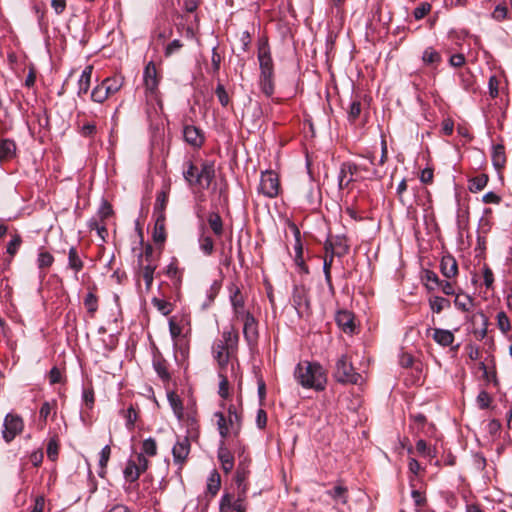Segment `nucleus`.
Masks as SVG:
<instances>
[{
	"instance_id": "412c9836",
	"label": "nucleus",
	"mask_w": 512,
	"mask_h": 512,
	"mask_svg": "<svg viewBox=\"0 0 512 512\" xmlns=\"http://www.w3.org/2000/svg\"><path fill=\"white\" fill-rule=\"evenodd\" d=\"M213 354L221 370H223L226 367L230 358L234 356V353H230L227 347L224 346L223 341H216L213 344Z\"/></svg>"
},
{
	"instance_id": "6e6552de",
	"label": "nucleus",
	"mask_w": 512,
	"mask_h": 512,
	"mask_svg": "<svg viewBox=\"0 0 512 512\" xmlns=\"http://www.w3.org/2000/svg\"><path fill=\"white\" fill-rule=\"evenodd\" d=\"M292 303L298 315L303 317L311 313L310 299L307 290L301 286H296L292 294Z\"/></svg>"
},
{
	"instance_id": "37998d69",
	"label": "nucleus",
	"mask_w": 512,
	"mask_h": 512,
	"mask_svg": "<svg viewBox=\"0 0 512 512\" xmlns=\"http://www.w3.org/2000/svg\"><path fill=\"white\" fill-rule=\"evenodd\" d=\"M429 306L434 313L438 314L450 307V301L440 296H433L429 298Z\"/></svg>"
},
{
	"instance_id": "58836bf2",
	"label": "nucleus",
	"mask_w": 512,
	"mask_h": 512,
	"mask_svg": "<svg viewBox=\"0 0 512 512\" xmlns=\"http://www.w3.org/2000/svg\"><path fill=\"white\" fill-rule=\"evenodd\" d=\"M327 494L335 501L346 504L348 501V489L342 485H336L331 490L327 491Z\"/></svg>"
},
{
	"instance_id": "f8f14e48",
	"label": "nucleus",
	"mask_w": 512,
	"mask_h": 512,
	"mask_svg": "<svg viewBox=\"0 0 512 512\" xmlns=\"http://www.w3.org/2000/svg\"><path fill=\"white\" fill-rule=\"evenodd\" d=\"M188 324V321L184 316L177 321V317L173 316L169 319V331L170 335L174 341L175 346H180L182 348V341L185 340V335L188 333L189 329L184 332V326Z\"/></svg>"
},
{
	"instance_id": "dca6fc26",
	"label": "nucleus",
	"mask_w": 512,
	"mask_h": 512,
	"mask_svg": "<svg viewBox=\"0 0 512 512\" xmlns=\"http://www.w3.org/2000/svg\"><path fill=\"white\" fill-rule=\"evenodd\" d=\"M238 320H242L244 322L243 327V334L246 339V341L249 344L256 343L258 339V327H257V321L255 317L249 313L243 316H240V318H237Z\"/></svg>"
},
{
	"instance_id": "774afa93",
	"label": "nucleus",
	"mask_w": 512,
	"mask_h": 512,
	"mask_svg": "<svg viewBox=\"0 0 512 512\" xmlns=\"http://www.w3.org/2000/svg\"><path fill=\"white\" fill-rule=\"evenodd\" d=\"M22 244V238L19 234H15L12 236V239L10 240V242L8 243L7 245V253L13 257L18 249L20 248Z\"/></svg>"
},
{
	"instance_id": "cd10ccee",
	"label": "nucleus",
	"mask_w": 512,
	"mask_h": 512,
	"mask_svg": "<svg viewBox=\"0 0 512 512\" xmlns=\"http://www.w3.org/2000/svg\"><path fill=\"white\" fill-rule=\"evenodd\" d=\"M224 342V346L227 347L228 351L230 353H236L238 341H239V334L237 331H235L233 328L230 330H224L222 333V340Z\"/></svg>"
},
{
	"instance_id": "aec40b11",
	"label": "nucleus",
	"mask_w": 512,
	"mask_h": 512,
	"mask_svg": "<svg viewBox=\"0 0 512 512\" xmlns=\"http://www.w3.org/2000/svg\"><path fill=\"white\" fill-rule=\"evenodd\" d=\"M218 460L221 463V467L223 471L228 474L232 471L234 467V456L231 451L225 446L224 441L222 440L218 452H217Z\"/></svg>"
},
{
	"instance_id": "a18cd8bd",
	"label": "nucleus",
	"mask_w": 512,
	"mask_h": 512,
	"mask_svg": "<svg viewBox=\"0 0 512 512\" xmlns=\"http://www.w3.org/2000/svg\"><path fill=\"white\" fill-rule=\"evenodd\" d=\"M415 448H416L417 453L422 457L428 458L430 460L433 459L434 457H436L435 449L429 447L427 445L426 441L423 439H419L416 442Z\"/></svg>"
},
{
	"instance_id": "bf43d9fd",
	"label": "nucleus",
	"mask_w": 512,
	"mask_h": 512,
	"mask_svg": "<svg viewBox=\"0 0 512 512\" xmlns=\"http://www.w3.org/2000/svg\"><path fill=\"white\" fill-rule=\"evenodd\" d=\"M108 98L109 95L106 92V88H104L101 83L97 85L91 92V99L96 103H103Z\"/></svg>"
},
{
	"instance_id": "2f4dec72",
	"label": "nucleus",
	"mask_w": 512,
	"mask_h": 512,
	"mask_svg": "<svg viewBox=\"0 0 512 512\" xmlns=\"http://www.w3.org/2000/svg\"><path fill=\"white\" fill-rule=\"evenodd\" d=\"M492 162L497 170L504 168L506 164L505 148L502 144H496L492 150Z\"/></svg>"
},
{
	"instance_id": "f3484780",
	"label": "nucleus",
	"mask_w": 512,
	"mask_h": 512,
	"mask_svg": "<svg viewBox=\"0 0 512 512\" xmlns=\"http://www.w3.org/2000/svg\"><path fill=\"white\" fill-rule=\"evenodd\" d=\"M411 428L416 430L417 433H423L424 435H432L435 431V426L427 421V418L422 413L411 414Z\"/></svg>"
},
{
	"instance_id": "a878e982",
	"label": "nucleus",
	"mask_w": 512,
	"mask_h": 512,
	"mask_svg": "<svg viewBox=\"0 0 512 512\" xmlns=\"http://www.w3.org/2000/svg\"><path fill=\"white\" fill-rule=\"evenodd\" d=\"M92 71L93 67L91 65L86 66L85 69L82 71L80 78L78 80L77 95L79 97H82L88 92L91 84Z\"/></svg>"
},
{
	"instance_id": "c9c22d12",
	"label": "nucleus",
	"mask_w": 512,
	"mask_h": 512,
	"mask_svg": "<svg viewBox=\"0 0 512 512\" xmlns=\"http://www.w3.org/2000/svg\"><path fill=\"white\" fill-rule=\"evenodd\" d=\"M422 61L425 65L437 66L442 61V57L434 48L427 47L423 52Z\"/></svg>"
},
{
	"instance_id": "052dcab7",
	"label": "nucleus",
	"mask_w": 512,
	"mask_h": 512,
	"mask_svg": "<svg viewBox=\"0 0 512 512\" xmlns=\"http://www.w3.org/2000/svg\"><path fill=\"white\" fill-rule=\"evenodd\" d=\"M84 306L90 314H93L98 309V298L93 292L87 293L84 298Z\"/></svg>"
},
{
	"instance_id": "0e129e2a",
	"label": "nucleus",
	"mask_w": 512,
	"mask_h": 512,
	"mask_svg": "<svg viewBox=\"0 0 512 512\" xmlns=\"http://www.w3.org/2000/svg\"><path fill=\"white\" fill-rule=\"evenodd\" d=\"M0 297L7 302H10L12 299V287L7 278H2L0 281Z\"/></svg>"
},
{
	"instance_id": "680f3d73",
	"label": "nucleus",
	"mask_w": 512,
	"mask_h": 512,
	"mask_svg": "<svg viewBox=\"0 0 512 512\" xmlns=\"http://www.w3.org/2000/svg\"><path fill=\"white\" fill-rule=\"evenodd\" d=\"M59 454V444L56 437L50 438L48 444H47V457L51 461H56Z\"/></svg>"
},
{
	"instance_id": "603ef678",
	"label": "nucleus",
	"mask_w": 512,
	"mask_h": 512,
	"mask_svg": "<svg viewBox=\"0 0 512 512\" xmlns=\"http://www.w3.org/2000/svg\"><path fill=\"white\" fill-rule=\"evenodd\" d=\"M220 289H221V283L219 281L215 280L206 292L207 301L203 302L202 308L205 309L214 302Z\"/></svg>"
},
{
	"instance_id": "6e6d98bb",
	"label": "nucleus",
	"mask_w": 512,
	"mask_h": 512,
	"mask_svg": "<svg viewBox=\"0 0 512 512\" xmlns=\"http://www.w3.org/2000/svg\"><path fill=\"white\" fill-rule=\"evenodd\" d=\"M54 262L53 255L48 251H41L38 254L37 264L40 270L47 269L52 266Z\"/></svg>"
},
{
	"instance_id": "5fc2aeb1",
	"label": "nucleus",
	"mask_w": 512,
	"mask_h": 512,
	"mask_svg": "<svg viewBox=\"0 0 512 512\" xmlns=\"http://www.w3.org/2000/svg\"><path fill=\"white\" fill-rule=\"evenodd\" d=\"M199 246L201 251L206 255L210 256L214 251V241L211 236L201 235L199 237Z\"/></svg>"
},
{
	"instance_id": "3c124183",
	"label": "nucleus",
	"mask_w": 512,
	"mask_h": 512,
	"mask_svg": "<svg viewBox=\"0 0 512 512\" xmlns=\"http://www.w3.org/2000/svg\"><path fill=\"white\" fill-rule=\"evenodd\" d=\"M488 183L486 174L478 175L470 180L469 190L473 193L479 192L485 188Z\"/></svg>"
},
{
	"instance_id": "c756f323",
	"label": "nucleus",
	"mask_w": 512,
	"mask_h": 512,
	"mask_svg": "<svg viewBox=\"0 0 512 512\" xmlns=\"http://www.w3.org/2000/svg\"><path fill=\"white\" fill-rule=\"evenodd\" d=\"M140 275L145 281L146 290L149 291L154 281V273L157 268L156 263H146L139 265Z\"/></svg>"
},
{
	"instance_id": "79ce46f5",
	"label": "nucleus",
	"mask_w": 512,
	"mask_h": 512,
	"mask_svg": "<svg viewBox=\"0 0 512 512\" xmlns=\"http://www.w3.org/2000/svg\"><path fill=\"white\" fill-rule=\"evenodd\" d=\"M220 486H221L220 474L214 470L210 474L208 481H207V492L211 495V497H214L220 490Z\"/></svg>"
},
{
	"instance_id": "e433bc0d",
	"label": "nucleus",
	"mask_w": 512,
	"mask_h": 512,
	"mask_svg": "<svg viewBox=\"0 0 512 512\" xmlns=\"http://www.w3.org/2000/svg\"><path fill=\"white\" fill-rule=\"evenodd\" d=\"M433 339L442 346H449L454 341V334L449 330L435 329Z\"/></svg>"
},
{
	"instance_id": "9b49d317",
	"label": "nucleus",
	"mask_w": 512,
	"mask_h": 512,
	"mask_svg": "<svg viewBox=\"0 0 512 512\" xmlns=\"http://www.w3.org/2000/svg\"><path fill=\"white\" fill-rule=\"evenodd\" d=\"M258 60L260 74H274V65L267 41H262L258 46Z\"/></svg>"
},
{
	"instance_id": "ea45409f",
	"label": "nucleus",
	"mask_w": 512,
	"mask_h": 512,
	"mask_svg": "<svg viewBox=\"0 0 512 512\" xmlns=\"http://www.w3.org/2000/svg\"><path fill=\"white\" fill-rule=\"evenodd\" d=\"M208 224L216 236H221L223 233V221L219 213L211 212L208 215Z\"/></svg>"
},
{
	"instance_id": "1a4fd4ad",
	"label": "nucleus",
	"mask_w": 512,
	"mask_h": 512,
	"mask_svg": "<svg viewBox=\"0 0 512 512\" xmlns=\"http://www.w3.org/2000/svg\"><path fill=\"white\" fill-rule=\"evenodd\" d=\"M245 498L246 494L241 495V490H237L236 499L232 494L225 493L220 501V512H229L230 510L246 512Z\"/></svg>"
},
{
	"instance_id": "2eb2a0df",
	"label": "nucleus",
	"mask_w": 512,
	"mask_h": 512,
	"mask_svg": "<svg viewBox=\"0 0 512 512\" xmlns=\"http://www.w3.org/2000/svg\"><path fill=\"white\" fill-rule=\"evenodd\" d=\"M360 166L352 162H344L341 164L338 176V186L340 190L347 188L353 182L354 175L358 173Z\"/></svg>"
},
{
	"instance_id": "49530a36",
	"label": "nucleus",
	"mask_w": 512,
	"mask_h": 512,
	"mask_svg": "<svg viewBox=\"0 0 512 512\" xmlns=\"http://www.w3.org/2000/svg\"><path fill=\"white\" fill-rule=\"evenodd\" d=\"M454 305L463 312H468L473 307V299L466 294H457L454 299Z\"/></svg>"
},
{
	"instance_id": "b1692460",
	"label": "nucleus",
	"mask_w": 512,
	"mask_h": 512,
	"mask_svg": "<svg viewBox=\"0 0 512 512\" xmlns=\"http://www.w3.org/2000/svg\"><path fill=\"white\" fill-rule=\"evenodd\" d=\"M336 322L345 333H352L354 331V316L351 312L346 310L339 311L336 315Z\"/></svg>"
},
{
	"instance_id": "4d7b16f0",
	"label": "nucleus",
	"mask_w": 512,
	"mask_h": 512,
	"mask_svg": "<svg viewBox=\"0 0 512 512\" xmlns=\"http://www.w3.org/2000/svg\"><path fill=\"white\" fill-rule=\"evenodd\" d=\"M219 378L220 382L218 394L220 395L221 398L227 400L230 397L228 377L223 374L222 370H220Z\"/></svg>"
},
{
	"instance_id": "ddd939ff",
	"label": "nucleus",
	"mask_w": 512,
	"mask_h": 512,
	"mask_svg": "<svg viewBox=\"0 0 512 512\" xmlns=\"http://www.w3.org/2000/svg\"><path fill=\"white\" fill-rule=\"evenodd\" d=\"M183 138L187 144L196 149L201 148L205 142L203 130L194 125H184Z\"/></svg>"
},
{
	"instance_id": "4468645a",
	"label": "nucleus",
	"mask_w": 512,
	"mask_h": 512,
	"mask_svg": "<svg viewBox=\"0 0 512 512\" xmlns=\"http://www.w3.org/2000/svg\"><path fill=\"white\" fill-rule=\"evenodd\" d=\"M191 444L188 437L179 438L172 448L173 461L181 469L190 453Z\"/></svg>"
},
{
	"instance_id": "7ed1b4c3",
	"label": "nucleus",
	"mask_w": 512,
	"mask_h": 512,
	"mask_svg": "<svg viewBox=\"0 0 512 512\" xmlns=\"http://www.w3.org/2000/svg\"><path fill=\"white\" fill-rule=\"evenodd\" d=\"M222 408L226 411H217L214 417L217 419V428L222 439L227 438L230 434L237 436L242 427L241 407L230 403H222Z\"/></svg>"
},
{
	"instance_id": "473e14b6",
	"label": "nucleus",
	"mask_w": 512,
	"mask_h": 512,
	"mask_svg": "<svg viewBox=\"0 0 512 512\" xmlns=\"http://www.w3.org/2000/svg\"><path fill=\"white\" fill-rule=\"evenodd\" d=\"M153 367L157 375L164 381L170 379L167 361L162 356H155L153 359Z\"/></svg>"
},
{
	"instance_id": "4be33fe9",
	"label": "nucleus",
	"mask_w": 512,
	"mask_h": 512,
	"mask_svg": "<svg viewBox=\"0 0 512 512\" xmlns=\"http://www.w3.org/2000/svg\"><path fill=\"white\" fill-rule=\"evenodd\" d=\"M17 145L13 139H0V163L12 160L16 156Z\"/></svg>"
},
{
	"instance_id": "de8ad7c7",
	"label": "nucleus",
	"mask_w": 512,
	"mask_h": 512,
	"mask_svg": "<svg viewBox=\"0 0 512 512\" xmlns=\"http://www.w3.org/2000/svg\"><path fill=\"white\" fill-rule=\"evenodd\" d=\"M123 417L126 420L125 426L129 431H132L134 429L135 423L138 419V412L134 408L133 405H130L127 410H123L122 412Z\"/></svg>"
},
{
	"instance_id": "864d4df0",
	"label": "nucleus",
	"mask_w": 512,
	"mask_h": 512,
	"mask_svg": "<svg viewBox=\"0 0 512 512\" xmlns=\"http://www.w3.org/2000/svg\"><path fill=\"white\" fill-rule=\"evenodd\" d=\"M140 454L146 455L148 457L156 456L157 455L156 440L152 437L145 439L142 442V452Z\"/></svg>"
},
{
	"instance_id": "7c9ffc66",
	"label": "nucleus",
	"mask_w": 512,
	"mask_h": 512,
	"mask_svg": "<svg viewBox=\"0 0 512 512\" xmlns=\"http://www.w3.org/2000/svg\"><path fill=\"white\" fill-rule=\"evenodd\" d=\"M123 83L124 79L120 76L107 77L101 82L109 97L117 93L122 88Z\"/></svg>"
},
{
	"instance_id": "a211bd4d",
	"label": "nucleus",
	"mask_w": 512,
	"mask_h": 512,
	"mask_svg": "<svg viewBox=\"0 0 512 512\" xmlns=\"http://www.w3.org/2000/svg\"><path fill=\"white\" fill-rule=\"evenodd\" d=\"M163 273L170 279L173 288L178 291L182 284L183 270L179 268L178 260L175 257L171 259V262L164 269Z\"/></svg>"
},
{
	"instance_id": "f704fd0d",
	"label": "nucleus",
	"mask_w": 512,
	"mask_h": 512,
	"mask_svg": "<svg viewBox=\"0 0 512 512\" xmlns=\"http://www.w3.org/2000/svg\"><path fill=\"white\" fill-rule=\"evenodd\" d=\"M164 221H165V216H164V214H161L155 222L154 231H153V240L155 243H163L166 240Z\"/></svg>"
},
{
	"instance_id": "8fccbe9b",
	"label": "nucleus",
	"mask_w": 512,
	"mask_h": 512,
	"mask_svg": "<svg viewBox=\"0 0 512 512\" xmlns=\"http://www.w3.org/2000/svg\"><path fill=\"white\" fill-rule=\"evenodd\" d=\"M110 455H111L110 446L109 445L104 446L100 452V459H99L100 470L98 472V475L102 478L106 474V467H107L108 461L110 459Z\"/></svg>"
},
{
	"instance_id": "f03ea898",
	"label": "nucleus",
	"mask_w": 512,
	"mask_h": 512,
	"mask_svg": "<svg viewBox=\"0 0 512 512\" xmlns=\"http://www.w3.org/2000/svg\"><path fill=\"white\" fill-rule=\"evenodd\" d=\"M297 382L306 389L323 391L327 384V374L321 364L303 361L297 364L294 370Z\"/></svg>"
},
{
	"instance_id": "0eeeda50",
	"label": "nucleus",
	"mask_w": 512,
	"mask_h": 512,
	"mask_svg": "<svg viewBox=\"0 0 512 512\" xmlns=\"http://www.w3.org/2000/svg\"><path fill=\"white\" fill-rule=\"evenodd\" d=\"M280 182L278 175L272 170L262 172L258 191L268 198L278 196Z\"/></svg>"
},
{
	"instance_id": "09e8293b",
	"label": "nucleus",
	"mask_w": 512,
	"mask_h": 512,
	"mask_svg": "<svg viewBox=\"0 0 512 512\" xmlns=\"http://www.w3.org/2000/svg\"><path fill=\"white\" fill-rule=\"evenodd\" d=\"M324 249L326 252V256L324 257L323 263L328 259H332V261H333L334 256H338V257L343 256L344 254H346L348 252L349 247L344 246L343 251H336V250H334V243L331 240H327L324 244Z\"/></svg>"
},
{
	"instance_id": "bb28decb",
	"label": "nucleus",
	"mask_w": 512,
	"mask_h": 512,
	"mask_svg": "<svg viewBox=\"0 0 512 512\" xmlns=\"http://www.w3.org/2000/svg\"><path fill=\"white\" fill-rule=\"evenodd\" d=\"M84 262L78 254L75 247H70L68 251V268L74 271L75 279L78 280V273L83 269Z\"/></svg>"
},
{
	"instance_id": "393cba45",
	"label": "nucleus",
	"mask_w": 512,
	"mask_h": 512,
	"mask_svg": "<svg viewBox=\"0 0 512 512\" xmlns=\"http://www.w3.org/2000/svg\"><path fill=\"white\" fill-rule=\"evenodd\" d=\"M440 269L446 278H452L456 276L458 273V265L456 259L450 255L443 256L440 263Z\"/></svg>"
},
{
	"instance_id": "c85d7f7f",
	"label": "nucleus",
	"mask_w": 512,
	"mask_h": 512,
	"mask_svg": "<svg viewBox=\"0 0 512 512\" xmlns=\"http://www.w3.org/2000/svg\"><path fill=\"white\" fill-rule=\"evenodd\" d=\"M363 111V103L356 96L352 99L349 108L347 110V119L351 124H355L356 121L361 117Z\"/></svg>"
},
{
	"instance_id": "39448f33",
	"label": "nucleus",
	"mask_w": 512,
	"mask_h": 512,
	"mask_svg": "<svg viewBox=\"0 0 512 512\" xmlns=\"http://www.w3.org/2000/svg\"><path fill=\"white\" fill-rule=\"evenodd\" d=\"M24 429L23 418L15 413L6 414L3 421L2 437L6 443H11Z\"/></svg>"
},
{
	"instance_id": "e2e57ef3",
	"label": "nucleus",
	"mask_w": 512,
	"mask_h": 512,
	"mask_svg": "<svg viewBox=\"0 0 512 512\" xmlns=\"http://www.w3.org/2000/svg\"><path fill=\"white\" fill-rule=\"evenodd\" d=\"M82 400L87 409L91 410L95 403L94 390L92 387H85L82 391Z\"/></svg>"
},
{
	"instance_id": "c03bdc74",
	"label": "nucleus",
	"mask_w": 512,
	"mask_h": 512,
	"mask_svg": "<svg viewBox=\"0 0 512 512\" xmlns=\"http://www.w3.org/2000/svg\"><path fill=\"white\" fill-rule=\"evenodd\" d=\"M167 397H168L169 404H170L171 408L173 409L175 415L177 416L178 419H181L183 416V410H184L182 400L174 392L168 393Z\"/></svg>"
},
{
	"instance_id": "72a5a7b5",
	"label": "nucleus",
	"mask_w": 512,
	"mask_h": 512,
	"mask_svg": "<svg viewBox=\"0 0 512 512\" xmlns=\"http://www.w3.org/2000/svg\"><path fill=\"white\" fill-rule=\"evenodd\" d=\"M200 169L191 161L187 163V168L183 171V177L190 186H198Z\"/></svg>"
},
{
	"instance_id": "a19ab883",
	"label": "nucleus",
	"mask_w": 512,
	"mask_h": 512,
	"mask_svg": "<svg viewBox=\"0 0 512 512\" xmlns=\"http://www.w3.org/2000/svg\"><path fill=\"white\" fill-rule=\"evenodd\" d=\"M123 474H124V478L126 479V481L136 482L139 479V477L141 476V473L139 472V470L136 467V461L131 460V459L128 460L126 467L123 471Z\"/></svg>"
},
{
	"instance_id": "20e7f679",
	"label": "nucleus",
	"mask_w": 512,
	"mask_h": 512,
	"mask_svg": "<svg viewBox=\"0 0 512 512\" xmlns=\"http://www.w3.org/2000/svg\"><path fill=\"white\" fill-rule=\"evenodd\" d=\"M333 376L337 382L342 384L357 385L362 381L361 374L355 371L346 354L341 355L336 361Z\"/></svg>"
},
{
	"instance_id": "13d9d810",
	"label": "nucleus",
	"mask_w": 512,
	"mask_h": 512,
	"mask_svg": "<svg viewBox=\"0 0 512 512\" xmlns=\"http://www.w3.org/2000/svg\"><path fill=\"white\" fill-rule=\"evenodd\" d=\"M153 306L163 315L167 316L172 312V304L164 299L153 298Z\"/></svg>"
},
{
	"instance_id": "6ab92c4d",
	"label": "nucleus",
	"mask_w": 512,
	"mask_h": 512,
	"mask_svg": "<svg viewBox=\"0 0 512 512\" xmlns=\"http://www.w3.org/2000/svg\"><path fill=\"white\" fill-rule=\"evenodd\" d=\"M289 228L292 230L294 237H295V263L297 266L301 267L306 273H308V268L305 265L304 259H303V246L301 241V234L300 230L297 227V225L293 222H289Z\"/></svg>"
},
{
	"instance_id": "5701e85b",
	"label": "nucleus",
	"mask_w": 512,
	"mask_h": 512,
	"mask_svg": "<svg viewBox=\"0 0 512 512\" xmlns=\"http://www.w3.org/2000/svg\"><path fill=\"white\" fill-rule=\"evenodd\" d=\"M199 183L198 186L202 188H208L215 178V169L212 162H204L199 171Z\"/></svg>"
},
{
	"instance_id": "69168bd1",
	"label": "nucleus",
	"mask_w": 512,
	"mask_h": 512,
	"mask_svg": "<svg viewBox=\"0 0 512 512\" xmlns=\"http://www.w3.org/2000/svg\"><path fill=\"white\" fill-rule=\"evenodd\" d=\"M153 253H154V249H153L152 245L147 244L144 247L143 252L138 257L139 265L144 264V262H146V263H155V261L153 260Z\"/></svg>"
},
{
	"instance_id": "9d476101",
	"label": "nucleus",
	"mask_w": 512,
	"mask_h": 512,
	"mask_svg": "<svg viewBox=\"0 0 512 512\" xmlns=\"http://www.w3.org/2000/svg\"><path fill=\"white\" fill-rule=\"evenodd\" d=\"M229 298L236 318L249 314L250 312L245 310V297L241 292V289L236 284L229 286Z\"/></svg>"
},
{
	"instance_id": "338daca9",
	"label": "nucleus",
	"mask_w": 512,
	"mask_h": 512,
	"mask_svg": "<svg viewBox=\"0 0 512 512\" xmlns=\"http://www.w3.org/2000/svg\"><path fill=\"white\" fill-rule=\"evenodd\" d=\"M431 4L428 2H422L419 6H417L413 11V16L416 20L423 19L430 11Z\"/></svg>"
},
{
	"instance_id": "4c0bfd02",
	"label": "nucleus",
	"mask_w": 512,
	"mask_h": 512,
	"mask_svg": "<svg viewBox=\"0 0 512 512\" xmlns=\"http://www.w3.org/2000/svg\"><path fill=\"white\" fill-rule=\"evenodd\" d=\"M260 88L267 97H271L274 93V74H260Z\"/></svg>"
},
{
	"instance_id": "f257e3e1",
	"label": "nucleus",
	"mask_w": 512,
	"mask_h": 512,
	"mask_svg": "<svg viewBox=\"0 0 512 512\" xmlns=\"http://www.w3.org/2000/svg\"><path fill=\"white\" fill-rule=\"evenodd\" d=\"M160 75L153 61H149L143 71V84L147 100V115L149 118L163 111V103L159 92Z\"/></svg>"
},
{
	"instance_id": "423d86ee",
	"label": "nucleus",
	"mask_w": 512,
	"mask_h": 512,
	"mask_svg": "<svg viewBox=\"0 0 512 512\" xmlns=\"http://www.w3.org/2000/svg\"><path fill=\"white\" fill-rule=\"evenodd\" d=\"M250 464L251 458L245 454L244 449L239 453V463L236 468L235 473V483L237 485V490H241L242 494H247L248 492V478L250 476Z\"/></svg>"
}]
</instances>
